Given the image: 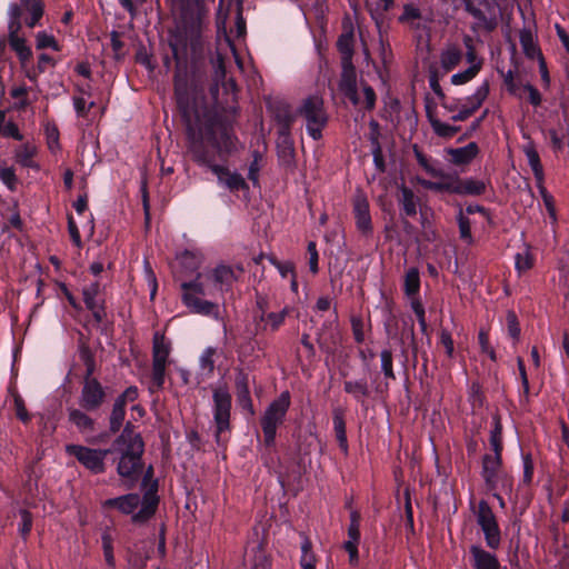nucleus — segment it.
Segmentation results:
<instances>
[{
  "label": "nucleus",
  "instance_id": "obj_56",
  "mask_svg": "<svg viewBox=\"0 0 569 569\" xmlns=\"http://www.w3.org/2000/svg\"><path fill=\"white\" fill-rule=\"evenodd\" d=\"M490 443H491V447H492L495 453H500L501 448H502V446H501V425L498 420L496 421L495 429L491 431Z\"/></svg>",
  "mask_w": 569,
  "mask_h": 569
},
{
  "label": "nucleus",
  "instance_id": "obj_11",
  "mask_svg": "<svg viewBox=\"0 0 569 569\" xmlns=\"http://www.w3.org/2000/svg\"><path fill=\"white\" fill-rule=\"evenodd\" d=\"M242 273L243 268L238 266L236 269L226 264H219L206 273L207 281L212 283L214 290L223 292L229 290L232 283L238 279L236 272Z\"/></svg>",
  "mask_w": 569,
  "mask_h": 569
},
{
  "label": "nucleus",
  "instance_id": "obj_13",
  "mask_svg": "<svg viewBox=\"0 0 569 569\" xmlns=\"http://www.w3.org/2000/svg\"><path fill=\"white\" fill-rule=\"evenodd\" d=\"M82 293L87 308L92 311L97 321H101L106 313L102 306L100 283L92 282L86 286L82 290Z\"/></svg>",
  "mask_w": 569,
  "mask_h": 569
},
{
  "label": "nucleus",
  "instance_id": "obj_43",
  "mask_svg": "<svg viewBox=\"0 0 569 569\" xmlns=\"http://www.w3.org/2000/svg\"><path fill=\"white\" fill-rule=\"evenodd\" d=\"M345 390L357 399L363 398L368 395V386L363 380L346 381Z\"/></svg>",
  "mask_w": 569,
  "mask_h": 569
},
{
  "label": "nucleus",
  "instance_id": "obj_42",
  "mask_svg": "<svg viewBox=\"0 0 569 569\" xmlns=\"http://www.w3.org/2000/svg\"><path fill=\"white\" fill-rule=\"evenodd\" d=\"M420 287L419 272L416 268H411L407 271L405 277V291L407 295H416Z\"/></svg>",
  "mask_w": 569,
  "mask_h": 569
},
{
  "label": "nucleus",
  "instance_id": "obj_25",
  "mask_svg": "<svg viewBox=\"0 0 569 569\" xmlns=\"http://www.w3.org/2000/svg\"><path fill=\"white\" fill-rule=\"evenodd\" d=\"M399 21L412 29H420L425 26V19L419 8L412 3L403 6V12L399 17Z\"/></svg>",
  "mask_w": 569,
  "mask_h": 569
},
{
  "label": "nucleus",
  "instance_id": "obj_12",
  "mask_svg": "<svg viewBox=\"0 0 569 569\" xmlns=\"http://www.w3.org/2000/svg\"><path fill=\"white\" fill-rule=\"evenodd\" d=\"M9 17L10 21L8 24V41L10 47L16 53L21 52L27 49L29 46L26 42V38L19 34L21 30V17L22 10L17 3H12L9 7Z\"/></svg>",
  "mask_w": 569,
  "mask_h": 569
},
{
  "label": "nucleus",
  "instance_id": "obj_37",
  "mask_svg": "<svg viewBox=\"0 0 569 569\" xmlns=\"http://www.w3.org/2000/svg\"><path fill=\"white\" fill-rule=\"evenodd\" d=\"M500 465V453L483 458V476L487 482H492Z\"/></svg>",
  "mask_w": 569,
  "mask_h": 569
},
{
  "label": "nucleus",
  "instance_id": "obj_47",
  "mask_svg": "<svg viewBox=\"0 0 569 569\" xmlns=\"http://www.w3.org/2000/svg\"><path fill=\"white\" fill-rule=\"evenodd\" d=\"M431 127L438 136L446 138L455 136L459 130L458 127H452L437 119L431 120Z\"/></svg>",
  "mask_w": 569,
  "mask_h": 569
},
{
  "label": "nucleus",
  "instance_id": "obj_29",
  "mask_svg": "<svg viewBox=\"0 0 569 569\" xmlns=\"http://www.w3.org/2000/svg\"><path fill=\"white\" fill-rule=\"evenodd\" d=\"M523 152L527 157L528 163L531 167L537 181L541 183L543 180V169L535 146L531 142L527 143L523 147Z\"/></svg>",
  "mask_w": 569,
  "mask_h": 569
},
{
  "label": "nucleus",
  "instance_id": "obj_33",
  "mask_svg": "<svg viewBox=\"0 0 569 569\" xmlns=\"http://www.w3.org/2000/svg\"><path fill=\"white\" fill-rule=\"evenodd\" d=\"M520 43H521L525 54L528 58L540 59V57H542L539 48L537 47V44L535 42L533 36L530 30H522L520 32Z\"/></svg>",
  "mask_w": 569,
  "mask_h": 569
},
{
  "label": "nucleus",
  "instance_id": "obj_61",
  "mask_svg": "<svg viewBox=\"0 0 569 569\" xmlns=\"http://www.w3.org/2000/svg\"><path fill=\"white\" fill-rule=\"evenodd\" d=\"M522 89L525 92L528 93V100L531 104H533V106L540 104L541 96H540L539 91L533 86H531L530 83H526L522 86Z\"/></svg>",
  "mask_w": 569,
  "mask_h": 569
},
{
  "label": "nucleus",
  "instance_id": "obj_55",
  "mask_svg": "<svg viewBox=\"0 0 569 569\" xmlns=\"http://www.w3.org/2000/svg\"><path fill=\"white\" fill-rule=\"evenodd\" d=\"M0 179L9 189L14 190L17 177L12 168H1Z\"/></svg>",
  "mask_w": 569,
  "mask_h": 569
},
{
  "label": "nucleus",
  "instance_id": "obj_58",
  "mask_svg": "<svg viewBox=\"0 0 569 569\" xmlns=\"http://www.w3.org/2000/svg\"><path fill=\"white\" fill-rule=\"evenodd\" d=\"M416 157H417V160L419 162V164L429 173L431 174L432 177H442L443 176V172L441 170H437L436 168H433L429 161L427 160V158L419 151L416 150Z\"/></svg>",
  "mask_w": 569,
  "mask_h": 569
},
{
  "label": "nucleus",
  "instance_id": "obj_14",
  "mask_svg": "<svg viewBox=\"0 0 569 569\" xmlns=\"http://www.w3.org/2000/svg\"><path fill=\"white\" fill-rule=\"evenodd\" d=\"M208 167L217 176L219 183L230 191H238L247 188L244 179L238 172L230 171L228 168L218 164H208Z\"/></svg>",
  "mask_w": 569,
  "mask_h": 569
},
{
  "label": "nucleus",
  "instance_id": "obj_41",
  "mask_svg": "<svg viewBox=\"0 0 569 569\" xmlns=\"http://www.w3.org/2000/svg\"><path fill=\"white\" fill-rule=\"evenodd\" d=\"M124 418V405L122 399H117L110 416V429L116 432L120 429Z\"/></svg>",
  "mask_w": 569,
  "mask_h": 569
},
{
  "label": "nucleus",
  "instance_id": "obj_18",
  "mask_svg": "<svg viewBox=\"0 0 569 569\" xmlns=\"http://www.w3.org/2000/svg\"><path fill=\"white\" fill-rule=\"evenodd\" d=\"M489 93L488 82H483L478 87L476 92L469 98L470 107H463L458 113L452 116L453 121H463L469 118L486 100Z\"/></svg>",
  "mask_w": 569,
  "mask_h": 569
},
{
  "label": "nucleus",
  "instance_id": "obj_45",
  "mask_svg": "<svg viewBox=\"0 0 569 569\" xmlns=\"http://www.w3.org/2000/svg\"><path fill=\"white\" fill-rule=\"evenodd\" d=\"M36 153V148L32 147V146H22L18 151H17V161L23 166V167H32L33 166V161H32V158Z\"/></svg>",
  "mask_w": 569,
  "mask_h": 569
},
{
  "label": "nucleus",
  "instance_id": "obj_64",
  "mask_svg": "<svg viewBox=\"0 0 569 569\" xmlns=\"http://www.w3.org/2000/svg\"><path fill=\"white\" fill-rule=\"evenodd\" d=\"M4 137H11L16 140H22V136L19 132L18 127L13 122H8L3 126L2 133Z\"/></svg>",
  "mask_w": 569,
  "mask_h": 569
},
{
  "label": "nucleus",
  "instance_id": "obj_26",
  "mask_svg": "<svg viewBox=\"0 0 569 569\" xmlns=\"http://www.w3.org/2000/svg\"><path fill=\"white\" fill-rule=\"evenodd\" d=\"M486 190V183L482 180L468 178L465 180H460L457 178V194H470V196H479L482 194Z\"/></svg>",
  "mask_w": 569,
  "mask_h": 569
},
{
  "label": "nucleus",
  "instance_id": "obj_10",
  "mask_svg": "<svg viewBox=\"0 0 569 569\" xmlns=\"http://www.w3.org/2000/svg\"><path fill=\"white\" fill-rule=\"evenodd\" d=\"M143 448L141 436L134 432L129 425L113 442V451L119 455L142 457Z\"/></svg>",
  "mask_w": 569,
  "mask_h": 569
},
{
  "label": "nucleus",
  "instance_id": "obj_21",
  "mask_svg": "<svg viewBox=\"0 0 569 569\" xmlns=\"http://www.w3.org/2000/svg\"><path fill=\"white\" fill-rule=\"evenodd\" d=\"M472 556V566L475 569H500L497 557L478 546L470 548Z\"/></svg>",
  "mask_w": 569,
  "mask_h": 569
},
{
  "label": "nucleus",
  "instance_id": "obj_8",
  "mask_svg": "<svg viewBox=\"0 0 569 569\" xmlns=\"http://www.w3.org/2000/svg\"><path fill=\"white\" fill-rule=\"evenodd\" d=\"M477 522L481 527L487 545L496 549L500 545V531L496 517L486 501H480L477 511Z\"/></svg>",
  "mask_w": 569,
  "mask_h": 569
},
{
  "label": "nucleus",
  "instance_id": "obj_24",
  "mask_svg": "<svg viewBox=\"0 0 569 569\" xmlns=\"http://www.w3.org/2000/svg\"><path fill=\"white\" fill-rule=\"evenodd\" d=\"M22 12L26 11L29 13V17L26 18V24L30 28H33L43 14V3L41 0H20V4H18Z\"/></svg>",
  "mask_w": 569,
  "mask_h": 569
},
{
  "label": "nucleus",
  "instance_id": "obj_31",
  "mask_svg": "<svg viewBox=\"0 0 569 569\" xmlns=\"http://www.w3.org/2000/svg\"><path fill=\"white\" fill-rule=\"evenodd\" d=\"M182 268L189 272L197 271L203 262V257L198 251L186 250L178 256Z\"/></svg>",
  "mask_w": 569,
  "mask_h": 569
},
{
  "label": "nucleus",
  "instance_id": "obj_15",
  "mask_svg": "<svg viewBox=\"0 0 569 569\" xmlns=\"http://www.w3.org/2000/svg\"><path fill=\"white\" fill-rule=\"evenodd\" d=\"M353 213L357 228L362 233H369L372 229L369 202L362 193H358L353 200Z\"/></svg>",
  "mask_w": 569,
  "mask_h": 569
},
{
  "label": "nucleus",
  "instance_id": "obj_34",
  "mask_svg": "<svg viewBox=\"0 0 569 569\" xmlns=\"http://www.w3.org/2000/svg\"><path fill=\"white\" fill-rule=\"evenodd\" d=\"M169 352L164 338L157 333L153 339V362L167 365Z\"/></svg>",
  "mask_w": 569,
  "mask_h": 569
},
{
  "label": "nucleus",
  "instance_id": "obj_51",
  "mask_svg": "<svg viewBox=\"0 0 569 569\" xmlns=\"http://www.w3.org/2000/svg\"><path fill=\"white\" fill-rule=\"evenodd\" d=\"M458 222H459L460 238L462 240H465L466 242L470 243L472 241L470 220L467 217H465L462 213H460L459 218H458Z\"/></svg>",
  "mask_w": 569,
  "mask_h": 569
},
{
  "label": "nucleus",
  "instance_id": "obj_22",
  "mask_svg": "<svg viewBox=\"0 0 569 569\" xmlns=\"http://www.w3.org/2000/svg\"><path fill=\"white\" fill-rule=\"evenodd\" d=\"M139 505L140 497L137 493L124 495L102 502L103 508H117L123 513L133 512Z\"/></svg>",
  "mask_w": 569,
  "mask_h": 569
},
{
  "label": "nucleus",
  "instance_id": "obj_1",
  "mask_svg": "<svg viewBox=\"0 0 569 569\" xmlns=\"http://www.w3.org/2000/svg\"><path fill=\"white\" fill-rule=\"evenodd\" d=\"M202 8L194 6L191 14L190 34L187 31L188 12L182 16L184 36H176L170 46L176 59L174 91L178 104L183 112L187 123L189 149L198 162L206 163L202 148L211 146L219 152H229L232 138L226 126L218 121L213 111L208 108H190L189 93L194 87V73L189 71L188 61H196L201 57L202 42L200 39Z\"/></svg>",
  "mask_w": 569,
  "mask_h": 569
},
{
  "label": "nucleus",
  "instance_id": "obj_9",
  "mask_svg": "<svg viewBox=\"0 0 569 569\" xmlns=\"http://www.w3.org/2000/svg\"><path fill=\"white\" fill-rule=\"evenodd\" d=\"M106 392L102 385L93 377H84L79 405L88 411L97 410L103 402Z\"/></svg>",
  "mask_w": 569,
  "mask_h": 569
},
{
  "label": "nucleus",
  "instance_id": "obj_49",
  "mask_svg": "<svg viewBox=\"0 0 569 569\" xmlns=\"http://www.w3.org/2000/svg\"><path fill=\"white\" fill-rule=\"evenodd\" d=\"M166 366L163 363H156L152 365V388L160 389L163 386L164 382V371Z\"/></svg>",
  "mask_w": 569,
  "mask_h": 569
},
{
  "label": "nucleus",
  "instance_id": "obj_36",
  "mask_svg": "<svg viewBox=\"0 0 569 569\" xmlns=\"http://www.w3.org/2000/svg\"><path fill=\"white\" fill-rule=\"evenodd\" d=\"M157 499L151 497H146L141 509L132 516V520L134 522H140L149 519L156 511L157 508Z\"/></svg>",
  "mask_w": 569,
  "mask_h": 569
},
{
  "label": "nucleus",
  "instance_id": "obj_23",
  "mask_svg": "<svg viewBox=\"0 0 569 569\" xmlns=\"http://www.w3.org/2000/svg\"><path fill=\"white\" fill-rule=\"evenodd\" d=\"M69 421L82 433H91L94 430V421L80 409L70 408L68 410Z\"/></svg>",
  "mask_w": 569,
  "mask_h": 569
},
{
  "label": "nucleus",
  "instance_id": "obj_5",
  "mask_svg": "<svg viewBox=\"0 0 569 569\" xmlns=\"http://www.w3.org/2000/svg\"><path fill=\"white\" fill-rule=\"evenodd\" d=\"M213 418L216 422V439L220 443L222 433L229 430L231 396L226 387H217L213 389Z\"/></svg>",
  "mask_w": 569,
  "mask_h": 569
},
{
  "label": "nucleus",
  "instance_id": "obj_4",
  "mask_svg": "<svg viewBox=\"0 0 569 569\" xmlns=\"http://www.w3.org/2000/svg\"><path fill=\"white\" fill-rule=\"evenodd\" d=\"M289 406L290 396L289 392L284 391L267 408L261 418L266 445L270 446L273 443L277 428L282 422Z\"/></svg>",
  "mask_w": 569,
  "mask_h": 569
},
{
  "label": "nucleus",
  "instance_id": "obj_39",
  "mask_svg": "<svg viewBox=\"0 0 569 569\" xmlns=\"http://www.w3.org/2000/svg\"><path fill=\"white\" fill-rule=\"evenodd\" d=\"M461 60V51L457 47L447 48L441 54V66L446 70H451Z\"/></svg>",
  "mask_w": 569,
  "mask_h": 569
},
{
  "label": "nucleus",
  "instance_id": "obj_7",
  "mask_svg": "<svg viewBox=\"0 0 569 569\" xmlns=\"http://www.w3.org/2000/svg\"><path fill=\"white\" fill-rule=\"evenodd\" d=\"M467 11L477 20L480 28L491 31L498 26L499 10L495 0L468 2Z\"/></svg>",
  "mask_w": 569,
  "mask_h": 569
},
{
  "label": "nucleus",
  "instance_id": "obj_27",
  "mask_svg": "<svg viewBox=\"0 0 569 569\" xmlns=\"http://www.w3.org/2000/svg\"><path fill=\"white\" fill-rule=\"evenodd\" d=\"M291 120L292 119L289 118L288 122L281 130L280 141L278 142L279 156L287 162H290L295 157L293 143L289 137V126Z\"/></svg>",
  "mask_w": 569,
  "mask_h": 569
},
{
  "label": "nucleus",
  "instance_id": "obj_59",
  "mask_svg": "<svg viewBox=\"0 0 569 569\" xmlns=\"http://www.w3.org/2000/svg\"><path fill=\"white\" fill-rule=\"evenodd\" d=\"M20 517H21V523L19 527V531L23 537H26L27 535H29V532L31 530L32 517H31L30 512L27 510H21Z\"/></svg>",
  "mask_w": 569,
  "mask_h": 569
},
{
  "label": "nucleus",
  "instance_id": "obj_63",
  "mask_svg": "<svg viewBox=\"0 0 569 569\" xmlns=\"http://www.w3.org/2000/svg\"><path fill=\"white\" fill-rule=\"evenodd\" d=\"M440 342L446 348V352L448 357H452L453 355V340L451 335L447 330H441L440 332Z\"/></svg>",
  "mask_w": 569,
  "mask_h": 569
},
{
  "label": "nucleus",
  "instance_id": "obj_28",
  "mask_svg": "<svg viewBox=\"0 0 569 569\" xmlns=\"http://www.w3.org/2000/svg\"><path fill=\"white\" fill-rule=\"evenodd\" d=\"M337 46L341 53V62L349 63L353 52V32L351 28L345 26V31L339 37Z\"/></svg>",
  "mask_w": 569,
  "mask_h": 569
},
{
  "label": "nucleus",
  "instance_id": "obj_2",
  "mask_svg": "<svg viewBox=\"0 0 569 569\" xmlns=\"http://www.w3.org/2000/svg\"><path fill=\"white\" fill-rule=\"evenodd\" d=\"M297 114L305 120L308 133L315 140L320 139L328 121L322 97L315 94L303 99Z\"/></svg>",
  "mask_w": 569,
  "mask_h": 569
},
{
  "label": "nucleus",
  "instance_id": "obj_53",
  "mask_svg": "<svg viewBox=\"0 0 569 569\" xmlns=\"http://www.w3.org/2000/svg\"><path fill=\"white\" fill-rule=\"evenodd\" d=\"M287 316V310L283 309L280 312H271L266 316L267 325L270 326L271 330H277L280 325L283 322L284 318ZM261 319L264 320V317L261 316Z\"/></svg>",
  "mask_w": 569,
  "mask_h": 569
},
{
  "label": "nucleus",
  "instance_id": "obj_62",
  "mask_svg": "<svg viewBox=\"0 0 569 569\" xmlns=\"http://www.w3.org/2000/svg\"><path fill=\"white\" fill-rule=\"evenodd\" d=\"M479 343L481 346V350L487 353L492 360L496 359V353L492 348L489 346V338L486 331L481 330L478 336Z\"/></svg>",
  "mask_w": 569,
  "mask_h": 569
},
{
  "label": "nucleus",
  "instance_id": "obj_44",
  "mask_svg": "<svg viewBox=\"0 0 569 569\" xmlns=\"http://www.w3.org/2000/svg\"><path fill=\"white\" fill-rule=\"evenodd\" d=\"M480 67H481V63H473L467 70L453 74L451 78V82L453 84L460 86V84H463V83L470 81L479 72Z\"/></svg>",
  "mask_w": 569,
  "mask_h": 569
},
{
  "label": "nucleus",
  "instance_id": "obj_16",
  "mask_svg": "<svg viewBox=\"0 0 569 569\" xmlns=\"http://www.w3.org/2000/svg\"><path fill=\"white\" fill-rule=\"evenodd\" d=\"M449 161L455 166L469 164L478 154L479 147L476 142H469L460 148H449L446 150Z\"/></svg>",
  "mask_w": 569,
  "mask_h": 569
},
{
  "label": "nucleus",
  "instance_id": "obj_19",
  "mask_svg": "<svg viewBox=\"0 0 569 569\" xmlns=\"http://www.w3.org/2000/svg\"><path fill=\"white\" fill-rule=\"evenodd\" d=\"M119 462L117 467L118 475L121 478L133 480L141 471V456L119 455Z\"/></svg>",
  "mask_w": 569,
  "mask_h": 569
},
{
  "label": "nucleus",
  "instance_id": "obj_50",
  "mask_svg": "<svg viewBox=\"0 0 569 569\" xmlns=\"http://www.w3.org/2000/svg\"><path fill=\"white\" fill-rule=\"evenodd\" d=\"M532 267V256L530 254L528 249H525L522 252L517 253L516 256V268L518 271L522 272Z\"/></svg>",
  "mask_w": 569,
  "mask_h": 569
},
{
  "label": "nucleus",
  "instance_id": "obj_46",
  "mask_svg": "<svg viewBox=\"0 0 569 569\" xmlns=\"http://www.w3.org/2000/svg\"><path fill=\"white\" fill-rule=\"evenodd\" d=\"M80 359L83 361L86 366L84 377H93L96 370V362L93 355L88 347L82 346L80 348Z\"/></svg>",
  "mask_w": 569,
  "mask_h": 569
},
{
  "label": "nucleus",
  "instance_id": "obj_20",
  "mask_svg": "<svg viewBox=\"0 0 569 569\" xmlns=\"http://www.w3.org/2000/svg\"><path fill=\"white\" fill-rule=\"evenodd\" d=\"M249 376L243 371H239L236 377V393L238 403L251 415H253L252 401L250 398Z\"/></svg>",
  "mask_w": 569,
  "mask_h": 569
},
{
  "label": "nucleus",
  "instance_id": "obj_52",
  "mask_svg": "<svg viewBox=\"0 0 569 569\" xmlns=\"http://www.w3.org/2000/svg\"><path fill=\"white\" fill-rule=\"evenodd\" d=\"M37 48L38 49L52 48L53 50H59V46H58L56 39L46 32H39L37 34Z\"/></svg>",
  "mask_w": 569,
  "mask_h": 569
},
{
  "label": "nucleus",
  "instance_id": "obj_30",
  "mask_svg": "<svg viewBox=\"0 0 569 569\" xmlns=\"http://www.w3.org/2000/svg\"><path fill=\"white\" fill-rule=\"evenodd\" d=\"M441 178H442V181L420 180V183L423 188L429 189V190L448 191L451 193H456L457 178L447 176L445 173Z\"/></svg>",
  "mask_w": 569,
  "mask_h": 569
},
{
  "label": "nucleus",
  "instance_id": "obj_32",
  "mask_svg": "<svg viewBox=\"0 0 569 569\" xmlns=\"http://www.w3.org/2000/svg\"><path fill=\"white\" fill-rule=\"evenodd\" d=\"M399 202L401 204V209L407 217H413L417 214V201L413 192L407 188L402 187L400 190Z\"/></svg>",
  "mask_w": 569,
  "mask_h": 569
},
{
  "label": "nucleus",
  "instance_id": "obj_17",
  "mask_svg": "<svg viewBox=\"0 0 569 569\" xmlns=\"http://www.w3.org/2000/svg\"><path fill=\"white\" fill-rule=\"evenodd\" d=\"M342 63V73L339 83L340 90L355 103H359V98L357 96L356 89V71L355 68L349 61V63Z\"/></svg>",
  "mask_w": 569,
  "mask_h": 569
},
{
  "label": "nucleus",
  "instance_id": "obj_3",
  "mask_svg": "<svg viewBox=\"0 0 569 569\" xmlns=\"http://www.w3.org/2000/svg\"><path fill=\"white\" fill-rule=\"evenodd\" d=\"M201 278L202 274L198 273L193 281L181 283L182 301L194 313L218 317V306L202 298L210 291L206 290Z\"/></svg>",
  "mask_w": 569,
  "mask_h": 569
},
{
  "label": "nucleus",
  "instance_id": "obj_38",
  "mask_svg": "<svg viewBox=\"0 0 569 569\" xmlns=\"http://www.w3.org/2000/svg\"><path fill=\"white\" fill-rule=\"evenodd\" d=\"M217 353V349L213 347H208L200 357V369L204 376H211L214 370V356Z\"/></svg>",
  "mask_w": 569,
  "mask_h": 569
},
{
  "label": "nucleus",
  "instance_id": "obj_6",
  "mask_svg": "<svg viewBox=\"0 0 569 569\" xmlns=\"http://www.w3.org/2000/svg\"><path fill=\"white\" fill-rule=\"evenodd\" d=\"M67 453L76 457V459L88 470L93 473H102L106 470V457L110 452L108 449H92L80 445H68Z\"/></svg>",
  "mask_w": 569,
  "mask_h": 569
},
{
  "label": "nucleus",
  "instance_id": "obj_48",
  "mask_svg": "<svg viewBox=\"0 0 569 569\" xmlns=\"http://www.w3.org/2000/svg\"><path fill=\"white\" fill-rule=\"evenodd\" d=\"M47 142L51 151H58L59 144V131L56 124L47 123L46 128Z\"/></svg>",
  "mask_w": 569,
  "mask_h": 569
},
{
  "label": "nucleus",
  "instance_id": "obj_60",
  "mask_svg": "<svg viewBox=\"0 0 569 569\" xmlns=\"http://www.w3.org/2000/svg\"><path fill=\"white\" fill-rule=\"evenodd\" d=\"M308 253H309V268H310V271L312 273H317L318 272V251H317V248H316V243L315 242H309L308 243Z\"/></svg>",
  "mask_w": 569,
  "mask_h": 569
},
{
  "label": "nucleus",
  "instance_id": "obj_40",
  "mask_svg": "<svg viewBox=\"0 0 569 569\" xmlns=\"http://www.w3.org/2000/svg\"><path fill=\"white\" fill-rule=\"evenodd\" d=\"M300 565H301L302 569H315L316 568V557L311 551V541L308 538H305L301 543Z\"/></svg>",
  "mask_w": 569,
  "mask_h": 569
},
{
  "label": "nucleus",
  "instance_id": "obj_54",
  "mask_svg": "<svg viewBox=\"0 0 569 569\" xmlns=\"http://www.w3.org/2000/svg\"><path fill=\"white\" fill-rule=\"evenodd\" d=\"M381 357V369L387 378H395L392 370V355L389 350H383Z\"/></svg>",
  "mask_w": 569,
  "mask_h": 569
},
{
  "label": "nucleus",
  "instance_id": "obj_35",
  "mask_svg": "<svg viewBox=\"0 0 569 569\" xmlns=\"http://www.w3.org/2000/svg\"><path fill=\"white\" fill-rule=\"evenodd\" d=\"M333 428L336 432V437L338 439L340 448L347 452L348 443H347V436H346V425L342 417V413L339 410H336L333 412Z\"/></svg>",
  "mask_w": 569,
  "mask_h": 569
},
{
  "label": "nucleus",
  "instance_id": "obj_57",
  "mask_svg": "<svg viewBox=\"0 0 569 569\" xmlns=\"http://www.w3.org/2000/svg\"><path fill=\"white\" fill-rule=\"evenodd\" d=\"M372 144H373L372 154H373L375 164L380 171H385L382 150H381V147H380V143H379L377 137H372Z\"/></svg>",
  "mask_w": 569,
  "mask_h": 569
}]
</instances>
